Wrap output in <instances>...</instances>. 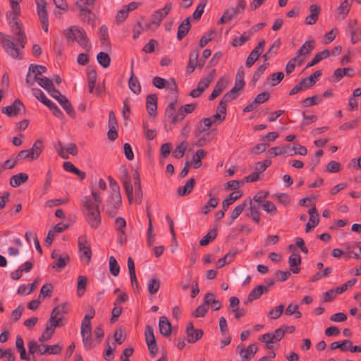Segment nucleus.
<instances>
[{"mask_svg":"<svg viewBox=\"0 0 361 361\" xmlns=\"http://www.w3.org/2000/svg\"><path fill=\"white\" fill-rule=\"evenodd\" d=\"M13 23L11 25V30L13 35L16 37V42L15 43L11 37L7 34L0 32V44L6 54L16 59H22L23 57L20 54V47L23 49L27 43V37L23 29V25L19 22L13 20Z\"/></svg>","mask_w":361,"mask_h":361,"instance_id":"nucleus-1","label":"nucleus"},{"mask_svg":"<svg viewBox=\"0 0 361 361\" xmlns=\"http://www.w3.org/2000/svg\"><path fill=\"white\" fill-rule=\"evenodd\" d=\"M83 207V213L90 226L92 228H98L102 221L99 207L94 205V202L90 197H84Z\"/></svg>","mask_w":361,"mask_h":361,"instance_id":"nucleus-2","label":"nucleus"},{"mask_svg":"<svg viewBox=\"0 0 361 361\" xmlns=\"http://www.w3.org/2000/svg\"><path fill=\"white\" fill-rule=\"evenodd\" d=\"M66 37L68 44L76 42L85 50L89 51L91 49V43L83 29L72 26L67 30Z\"/></svg>","mask_w":361,"mask_h":361,"instance_id":"nucleus-3","label":"nucleus"},{"mask_svg":"<svg viewBox=\"0 0 361 361\" xmlns=\"http://www.w3.org/2000/svg\"><path fill=\"white\" fill-rule=\"evenodd\" d=\"M176 99L170 102L165 110V117L173 126L181 122L185 118L182 110H180L179 108L176 109Z\"/></svg>","mask_w":361,"mask_h":361,"instance_id":"nucleus-4","label":"nucleus"},{"mask_svg":"<svg viewBox=\"0 0 361 361\" xmlns=\"http://www.w3.org/2000/svg\"><path fill=\"white\" fill-rule=\"evenodd\" d=\"M121 204V195H110L106 206V212L111 216L114 217Z\"/></svg>","mask_w":361,"mask_h":361,"instance_id":"nucleus-5","label":"nucleus"},{"mask_svg":"<svg viewBox=\"0 0 361 361\" xmlns=\"http://www.w3.org/2000/svg\"><path fill=\"white\" fill-rule=\"evenodd\" d=\"M21 111L25 112V107L19 99H16L11 105L2 109V113L9 117L16 116L20 114Z\"/></svg>","mask_w":361,"mask_h":361,"instance_id":"nucleus-6","label":"nucleus"},{"mask_svg":"<svg viewBox=\"0 0 361 361\" xmlns=\"http://www.w3.org/2000/svg\"><path fill=\"white\" fill-rule=\"evenodd\" d=\"M172 8L171 4H167L161 9L157 10L152 16V23L157 28L160 25L162 20L169 14Z\"/></svg>","mask_w":361,"mask_h":361,"instance_id":"nucleus-7","label":"nucleus"},{"mask_svg":"<svg viewBox=\"0 0 361 361\" xmlns=\"http://www.w3.org/2000/svg\"><path fill=\"white\" fill-rule=\"evenodd\" d=\"M199 52L197 50H192L189 56L188 64L186 72L188 74L192 73L196 67L202 68L204 66V61L198 62Z\"/></svg>","mask_w":361,"mask_h":361,"instance_id":"nucleus-8","label":"nucleus"},{"mask_svg":"<svg viewBox=\"0 0 361 361\" xmlns=\"http://www.w3.org/2000/svg\"><path fill=\"white\" fill-rule=\"evenodd\" d=\"M37 4V13L42 23V29L47 32L49 28V21L47 17V12L46 9V2L42 0V4L36 1Z\"/></svg>","mask_w":361,"mask_h":361,"instance_id":"nucleus-9","label":"nucleus"},{"mask_svg":"<svg viewBox=\"0 0 361 361\" xmlns=\"http://www.w3.org/2000/svg\"><path fill=\"white\" fill-rule=\"evenodd\" d=\"M78 247L81 252L80 257H85L87 259L86 263L89 264L92 258V250L85 236L79 237Z\"/></svg>","mask_w":361,"mask_h":361,"instance_id":"nucleus-10","label":"nucleus"},{"mask_svg":"<svg viewBox=\"0 0 361 361\" xmlns=\"http://www.w3.org/2000/svg\"><path fill=\"white\" fill-rule=\"evenodd\" d=\"M121 180L123 184L128 201L130 203L133 198V188L131 184V178L129 176L126 169H124L123 171Z\"/></svg>","mask_w":361,"mask_h":361,"instance_id":"nucleus-11","label":"nucleus"},{"mask_svg":"<svg viewBox=\"0 0 361 361\" xmlns=\"http://www.w3.org/2000/svg\"><path fill=\"white\" fill-rule=\"evenodd\" d=\"M52 259H55L56 261L52 264V268H59L60 269H63L70 261V257L67 254H63L59 255L56 250H54L51 255Z\"/></svg>","mask_w":361,"mask_h":361,"instance_id":"nucleus-12","label":"nucleus"},{"mask_svg":"<svg viewBox=\"0 0 361 361\" xmlns=\"http://www.w3.org/2000/svg\"><path fill=\"white\" fill-rule=\"evenodd\" d=\"M211 126V121L209 118H204L201 119L195 127L194 131L195 136L200 137L202 134L209 132V130Z\"/></svg>","mask_w":361,"mask_h":361,"instance_id":"nucleus-13","label":"nucleus"},{"mask_svg":"<svg viewBox=\"0 0 361 361\" xmlns=\"http://www.w3.org/2000/svg\"><path fill=\"white\" fill-rule=\"evenodd\" d=\"M81 335L82 337V343L85 349L90 350L92 348L93 344L92 340V327L81 326Z\"/></svg>","mask_w":361,"mask_h":361,"instance_id":"nucleus-14","label":"nucleus"},{"mask_svg":"<svg viewBox=\"0 0 361 361\" xmlns=\"http://www.w3.org/2000/svg\"><path fill=\"white\" fill-rule=\"evenodd\" d=\"M353 0H344L338 7L336 18L343 20L349 13Z\"/></svg>","mask_w":361,"mask_h":361,"instance_id":"nucleus-15","label":"nucleus"},{"mask_svg":"<svg viewBox=\"0 0 361 361\" xmlns=\"http://www.w3.org/2000/svg\"><path fill=\"white\" fill-rule=\"evenodd\" d=\"M228 85L227 80H226L224 78H221L217 81L216 85L214 86V88L209 97V99L210 101L214 100L217 97H219L223 91L226 89V86Z\"/></svg>","mask_w":361,"mask_h":361,"instance_id":"nucleus-16","label":"nucleus"},{"mask_svg":"<svg viewBox=\"0 0 361 361\" xmlns=\"http://www.w3.org/2000/svg\"><path fill=\"white\" fill-rule=\"evenodd\" d=\"M146 108L150 116H155L157 109V96L155 94L147 95L146 99Z\"/></svg>","mask_w":361,"mask_h":361,"instance_id":"nucleus-17","label":"nucleus"},{"mask_svg":"<svg viewBox=\"0 0 361 361\" xmlns=\"http://www.w3.org/2000/svg\"><path fill=\"white\" fill-rule=\"evenodd\" d=\"M62 349H63L62 346H61L58 344L52 345L41 344L39 345V353L40 355H44V354L57 355L61 352Z\"/></svg>","mask_w":361,"mask_h":361,"instance_id":"nucleus-18","label":"nucleus"},{"mask_svg":"<svg viewBox=\"0 0 361 361\" xmlns=\"http://www.w3.org/2000/svg\"><path fill=\"white\" fill-rule=\"evenodd\" d=\"M308 214H310V221H312V225L310 226V223H307L305 226V231L310 232L312 229L315 228L319 222V217L315 207H312L309 209Z\"/></svg>","mask_w":361,"mask_h":361,"instance_id":"nucleus-19","label":"nucleus"},{"mask_svg":"<svg viewBox=\"0 0 361 361\" xmlns=\"http://www.w3.org/2000/svg\"><path fill=\"white\" fill-rule=\"evenodd\" d=\"M159 327L160 334L168 337L171 334V324L166 317L159 318Z\"/></svg>","mask_w":361,"mask_h":361,"instance_id":"nucleus-20","label":"nucleus"},{"mask_svg":"<svg viewBox=\"0 0 361 361\" xmlns=\"http://www.w3.org/2000/svg\"><path fill=\"white\" fill-rule=\"evenodd\" d=\"M195 184V179L194 178H190L183 186H180L177 189V194L180 197L189 195L192 191Z\"/></svg>","mask_w":361,"mask_h":361,"instance_id":"nucleus-21","label":"nucleus"},{"mask_svg":"<svg viewBox=\"0 0 361 361\" xmlns=\"http://www.w3.org/2000/svg\"><path fill=\"white\" fill-rule=\"evenodd\" d=\"M258 350V348L255 343L250 344L247 348H240L239 355L242 358L250 360L254 357Z\"/></svg>","mask_w":361,"mask_h":361,"instance_id":"nucleus-22","label":"nucleus"},{"mask_svg":"<svg viewBox=\"0 0 361 361\" xmlns=\"http://www.w3.org/2000/svg\"><path fill=\"white\" fill-rule=\"evenodd\" d=\"M190 29V17H188L183 20V21L179 25L177 32V39L178 40L183 39L188 33Z\"/></svg>","mask_w":361,"mask_h":361,"instance_id":"nucleus-23","label":"nucleus"},{"mask_svg":"<svg viewBox=\"0 0 361 361\" xmlns=\"http://www.w3.org/2000/svg\"><path fill=\"white\" fill-rule=\"evenodd\" d=\"M216 70L213 69L206 77L201 78L198 82L197 87L201 90L202 93L214 80Z\"/></svg>","mask_w":361,"mask_h":361,"instance_id":"nucleus-24","label":"nucleus"},{"mask_svg":"<svg viewBox=\"0 0 361 361\" xmlns=\"http://www.w3.org/2000/svg\"><path fill=\"white\" fill-rule=\"evenodd\" d=\"M243 195V192L240 190L232 192L228 197L222 202V207L224 210H228L230 205L235 201L240 199Z\"/></svg>","mask_w":361,"mask_h":361,"instance_id":"nucleus-25","label":"nucleus"},{"mask_svg":"<svg viewBox=\"0 0 361 361\" xmlns=\"http://www.w3.org/2000/svg\"><path fill=\"white\" fill-rule=\"evenodd\" d=\"M128 86L130 90L135 94H139L141 92V86L137 77L133 73V63L131 66V75L128 80Z\"/></svg>","mask_w":361,"mask_h":361,"instance_id":"nucleus-26","label":"nucleus"},{"mask_svg":"<svg viewBox=\"0 0 361 361\" xmlns=\"http://www.w3.org/2000/svg\"><path fill=\"white\" fill-rule=\"evenodd\" d=\"M44 149L43 142L41 140H37L32 147L29 149L32 155V160H36L39 158Z\"/></svg>","mask_w":361,"mask_h":361,"instance_id":"nucleus-27","label":"nucleus"},{"mask_svg":"<svg viewBox=\"0 0 361 361\" xmlns=\"http://www.w3.org/2000/svg\"><path fill=\"white\" fill-rule=\"evenodd\" d=\"M21 1L22 0H10L12 11H10L9 13H7L6 16L11 20H17L20 15V8L19 4Z\"/></svg>","mask_w":361,"mask_h":361,"instance_id":"nucleus-28","label":"nucleus"},{"mask_svg":"<svg viewBox=\"0 0 361 361\" xmlns=\"http://www.w3.org/2000/svg\"><path fill=\"white\" fill-rule=\"evenodd\" d=\"M28 175L24 173H20L11 176L10 179V185L12 187L16 188L21 184L25 183L28 180Z\"/></svg>","mask_w":361,"mask_h":361,"instance_id":"nucleus-29","label":"nucleus"},{"mask_svg":"<svg viewBox=\"0 0 361 361\" xmlns=\"http://www.w3.org/2000/svg\"><path fill=\"white\" fill-rule=\"evenodd\" d=\"M290 269L293 274H298L300 269L298 267L301 263V257L298 254H292L288 259Z\"/></svg>","mask_w":361,"mask_h":361,"instance_id":"nucleus-30","label":"nucleus"},{"mask_svg":"<svg viewBox=\"0 0 361 361\" xmlns=\"http://www.w3.org/2000/svg\"><path fill=\"white\" fill-rule=\"evenodd\" d=\"M267 287L263 285H259L256 286L248 295V301L252 302L253 300L258 299L264 293H267Z\"/></svg>","mask_w":361,"mask_h":361,"instance_id":"nucleus-31","label":"nucleus"},{"mask_svg":"<svg viewBox=\"0 0 361 361\" xmlns=\"http://www.w3.org/2000/svg\"><path fill=\"white\" fill-rule=\"evenodd\" d=\"M209 197V200L207 201V204L202 208V213L204 214H207L212 209H215L219 202V200L217 197H212L211 192L208 194Z\"/></svg>","mask_w":361,"mask_h":361,"instance_id":"nucleus-32","label":"nucleus"},{"mask_svg":"<svg viewBox=\"0 0 361 361\" xmlns=\"http://www.w3.org/2000/svg\"><path fill=\"white\" fill-rule=\"evenodd\" d=\"M95 0H78L76 6L84 13H90L91 8L94 5Z\"/></svg>","mask_w":361,"mask_h":361,"instance_id":"nucleus-33","label":"nucleus"},{"mask_svg":"<svg viewBox=\"0 0 361 361\" xmlns=\"http://www.w3.org/2000/svg\"><path fill=\"white\" fill-rule=\"evenodd\" d=\"M322 75V71L320 70L316 71L314 73L310 75L308 78H303L301 80V82L303 84L305 88H308L313 86L316 82V79Z\"/></svg>","mask_w":361,"mask_h":361,"instance_id":"nucleus-34","label":"nucleus"},{"mask_svg":"<svg viewBox=\"0 0 361 361\" xmlns=\"http://www.w3.org/2000/svg\"><path fill=\"white\" fill-rule=\"evenodd\" d=\"M330 51L329 49H324L323 51L318 52L315 54L313 59L307 63L306 68H310L315 64L318 63L322 59H326L330 55Z\"/></svg>","mask_w":361,"mask_h":361,"instance_id":"nucleus-35","label":"nucleus"},{"mask_svg":"<svg viewBox=\"0 0 361 361\" xmlns=\"http://www.w3.org/2000/svg\"><path fill=\"white\" fill-rule=\"evenodd\" d=\"M100 42L104 48H110L111 43L109 39L108 29L105 25H102L100 27Z\"/></svg>","mask_w":361,"mask_h":361,"instance_id":"nucleus-36","label":"nucleus"},{"mask_svg":"<svg viewBox=\"0 0 361 361\" xmlns=\"http://www.w3.org/2000/svg\"><path fill=\"white\" fill-rule=\"evenodd\" d=\"M207 152L202 149H197L192 158V164L195 169H199L202 166V159L206 157Z\"/></svg>","mask_w":361,"mask_h":361,"instance_id":"nucleus-37","label":"nucleus"},{"mask_svg":"<svg viewBox=\"0 0 361 361\" xmlns=\"http://www.w3.org/2000/svg\"><path fill=\"white\" fill-rule=\"evenodd\" d=\"M87 283V278L85 276H79L77 283V293L79 297L84 295Z\"/></svg>","mask_w":361,"mask_h":361,"instance_id":"nucleus-38","label":"nucleus"},{"mask_svg":"<svg viewBox=\"0 0 361 361\" xmlns=\"http://www.w3.org/2000/svg\"><path fill=\"white\" fill-rule=\"evenodd\" d=\"M249 209L250 211V216L252 219L257 224H259L260 221V213H259V205H255L252 202V200H250V207Z\"/></svg>","mask_w":361,"mask_h":361,"instance_id":"nucleus-39","label":"nucleus"},{"mask_svg":"<svg viewBox=\"0 0 361 361\" xmlns=\"http://www.w3.org/2000/svg\"><path fill=\"white\" fill-rule=\"evenodd\" d=\"M59 104L63 108V109L66 111L67 114L70 116L74 118L75 116V112L74 111L73 107L72 106L71 102L66 97H62V100L60 99Z\"/></svg>","mask_w":361,"mask_h":361,"instance_id":"nucleus-40","label":"nucleus"},{"mask_svg":"<svg viewBox=\"0 0 361 361\" xmlns=\"http://www.w3.org/2000/svg\"><path fill=\"white\" fill-rule=\"evenodd\" d=\"M217 235V230L216 229H212L210 231H209L200 241V245L201 246H206L210 242L213 241Z\"/></svg>","mask_w":361,"mask_h":361,"instance_id":"nucleus-41","label":"nucleus"},{"mask_svg":"<svg viewBox=\"0 0 361 361\" xmlns=\"http://www.w3.org/2000/svg\"><path fill=\"white\" fill-rule=\"evenodd\" d=\"M186 334L188 337V342L190 343H194L202 337L204 332L202 329H196L187 333Z\"/></svg>","mask_w":361,"mask_h":361,"instance_id":"nucleus-42","label":"nucleus"},{"mask_svg":"<svg viewBox=\"0 0 361 361\" xmlns=\"http://www.w3.org/2000/svg\"><path fill=\"white\" fill-rule=\"evenodd\" d=\"M97 59L98 63L104 68H107L110 66L111 58L106 52H99L97 56Z\"/></svg>","mask_w":361,"mask_h":361,"instance_id":"nucleus-43","label":"nucleus"},{"mask_svg":"<svg viewBox=\"0 0 361 361\" xmlns=\"http://www.w3.org/2000/svg\"><path fill=\"white\" fill-rule=\"evenodd\" d=\"M284 307L285 305L283 304H281L275 308L271 309L267 314L268 317L271 319H279L283 314Z\"/></svg>","mask_w":361,"mask_h":361,"instance_id":"nucleus-44","label":"nucleus"},{"mask_svg":"<svg viewBox=\"0 0 361 361\" xmlns=\"http://www.w3.org/2000/svg\"><path fill=\"white\" fill-rule=\"evenodd\" d=\"M198 140L195 143L196 147H203L208 142H210L213 140V137L211 136L210 132L202 134L200 137H197Z\"/></svg>","mask_w":361,"mask_h":361,"instance_id":"nucleus-45","label":"nucleus"},{"mask_svg":"<svg viewBox=\"0 0 361 361\" xmlns=\"http://www.w3.org/2000/svg\"><path fill=\"white\" fill-rule=\"evenodd\" d=\"M134 184L135 187V195L137 200L140 203L142 197V192L140 184V179L139 176V173L137 172L135 173L134 177Z\"/></svg>","mask_w":361,"mask_h":361,"instance_id":"nucleus-46","label":"nucleus"},{"mask_svg":"<svg viewBox=\"0 0 361 361\" xmlns=\"http://www.w3.org/2000/svg\"><path fill=\"white\" fill-rule=\"evenodd\" d=\"M345 345H351V341L350 340H343L341 343L339 342H333L330 346V350H336V349H340L342 352H345L348 350V348L345 347Z\"/></svg>","mask_w":361,"mask_h":361,"instance_id":"nucleus-47","label":"nucleus"},{"mask_svg":"<svg viewBox=\"0 0 361 361\" xmlns=\"http://www.w3.org/2000/svg\"><path fill=\"white\" fill-rule=\"evenodd\" d=\"M109 271L114 276H117L120 271V267L114 256L109 257Z\"/></svg>","mask_w":361,"mask_h":361,"instance_id":"nucleus-48","label":"nucleus"},{"mask_svg":"<svg viewBox=\"0 0 361 361\" xmlns=\"http://www.w3.org/2000/svg\"><path fill=\"white\" fill-rule=\"evenodd\" d=\"M47 71V68L42 65H30V72H32L35 74L34 80H38V75H41L43 73Z\"/></svg>","mask_w":361,"mask_h":361,"instance_id":"nucleus-49","label":"nucleus"},{"mask_svg":"<svg viewBox=\"0 0 361 361\" xmlns=\"http://www.w3.org/2000/svg\"><path fill=\"white\" fill-rule=\"evenodd\" d=\"M161 286V282L156 278L152 279L148 283V290L152 295L155 294L158 292Z\"/></svg>","mask_w":361,"mask_h":361,"instance_id":"nucleus-50","label":"nucleus"},{"mask_svg":"<svg viewBox=\"0 0 361 361\" xmlns=\"http://www.w3.org/2000/svg\"><path fill=\"white\" fill-rule=\"evenodd\" d=\"M36 81H37L38 84L47 92H49L51 89L54 87L53 81L47 77L39 78Z\"/></svg>","mask_w":361,"mask_h":361,"instance_id":"nucleus-51","label":"nucleus"},{"mask_svg":"<svg viewBox=\"0 0 361 361\" xmlns=\"http://www.w3.org/2000/svg\"><path fill=\"white\" fill-rule=\"evenodd\" d=\"M322 102V99L318 95H314L307 97L301 102V104L305 107H309L317 104Z\"/></svg>","mask_w":361,"mask_h":361,"instance_id":"nucleus-52","label":"nucleus"},{"mask_svg":"<svg viewBox=\"0 0 361 361\" xmlns=\"http://www.w3.org/2000/svg\"><path fill=\"white\" fill-rule=\"evenodd\" d=\"M262 53L259 51H257V49H253L249 54V56L247 58L246 60V66L250 68L251 67L255 61L259 59L260 54Z\"/></svg>","mask_w":361,"mask_h":361,"instance_id":"nucleus-53","label":"nucleus"},{"mask_svg":"<svg viewBox=\"0 0 361 361\" xmlns=\"http://www.w3.org/2000/svg\"><path fill=\"white\" fill-rule=\"evenodd\" d=\"M262 209L271 215H275L277 213V208L275 204L271 201H265L262 205Z\"/></svg>","mask_w":361,"mask_h":361,"instance_id":"nucleus-54","label":"nucleus"},{"mask_svg":"<svg viewBox=\"0 0 361 361\" xmlns=\"http://www.w3.org/2000/svg\"><path fill=\"white\" fill-rule=\"evenodd\" d=\"M247 206L245 202L241 203L236 206L234 209L233 210L231 215V223L234 221L235 219H236L243 212V211L245 209V207Z\"/></svg>","mask_w":361,"mask_h":361,"instance_id":"nucleus-55","label":"nucleus"},{"mask_svg":"<svg viewBox=\"0 0 361 361\" xmlns=\"http://www.w3.org/2000/svg\"><path fill=\"white\" fill-rule=\"evenodd\" d=\"M115 226L120 235H125L124 228L126 226V221L123 218H116L115 220Z\"/></svg>","mask_w":361,"mask_h":361,"instance_id":"nucleus-56","label":"nucleus"},{"mask_svg":"<svg viewBox=\"0 0 361 361\" xmlns=\"http://www.w3.org/2000/svg\"><path fill=\"white\" fill-rule=\"evenodd\" d=\"M145 340H146L147 344L150 343L152 345V343H157L155 336L154 334L153 329L151 326L147 325L146 326V330H145Z\"/></svg>","mask_w":361,"mask_h":361,"instance_id":"nucleus-57","label":"nucleus"},{"mask_svg":"<svg viewBox=\"0 0 361 361\" xmlns=\"http://www.w3.org/2000/svg\"><path fill=\"white\" fill-rule=\"evenodd\" d=\"M54 333V329L49 325L47 326L45 331L42 333L39 338V341L42 343L49 341Z\"/></svg>","mask_w":361,"mask_h":361,"instance_id":"nucleus-58","label":"nucleus"},{"mask_svg":"<svg viewBox=\"0 0 361 361\" xmlns=\"http://www.w3.org/2000/svg\"><path fill=\"white\" fill-rule=\"evenodd\" d=\"M271 164V161L269 159H265L263 161H259L256 163L255 170L256 172L260 173L264 172L267 168Z\"/></svg>","mask_w":361,"mask_h":361,"instance_id":"nucleus-59","label":"nucleus"},{"mask_svg":"<svg viewBox=\"0 0 361 361\" xmlns=\"http://www.w3.org/2000/svg\"><path fill=\"white\" fill-rule=\"evenodd\" d=\"M207 311L208 307L204 304H202L197 307V309L192 312V315L196 318L203 317L205 316Z\"/></svg>","mask_w":361,"mask_h":361,"instance_id":"nucleus-60","label":"nucleus"},{"mask_svg":"<svg viewBox=\"0 0 361 361\" xmlns=\"http://www.w3.org/2000/svg\"><path fill=\"white\" fill-rule=\"evenodd\" d=\"M313 42H305L302 45V47L298 49V56H301V55H304V54H307L308 53H310L313 49H314V46L312 45V43Z\"/></svg>","mask_w":361,"mask_h":361,"instance_id":"nucleus-61","label":"nucleus"},{"mask_svg":"<svg viewBox=\"0 0 361 361\" xmlns=\"http://www.w3.org/2000/svg\"><path fill=\"white\" fill-rule=\"evenodd\" d=\"M239 93L238 92H236L235 89H231L228 92H227L221 99L225 101L226 103H229L230 102L237 99L238 97Z\"/></svg>","mask_w":361,"mask_h":361,"instance_id":"nucleus-62","label":"nucleus"},{"mask_svg":"<svg viewBox=\"0 0 361 361\" xmlns=\"http://www.w3.org/2000/svg\"><path fill=\"white\" fill-rule=\"evenodd\" d=\"M97 80V73L95 71H92L88 73V87L89 92L92 93L93 92L95 82Z\"/></svg>","mask_w":361,"mask_h":361,"instance_id":"nucleus-63","label":"nucleus"},{"mask_svg":"<svg viewBox=\"0 0 361 361\" xmlns=\"http://www.w3.org/2000/svg\"><path fill=\"white\" fill-rule=\"evenodd\" d=\"M185 150L186 146L184 145V142H183L176 147L173 152V155L176 159H180L184 156Z\"/></svg>","mask_w":361,"mask_h":361,"instance_id":"nucleus-64","label":"nucleus"}]
</instances>
